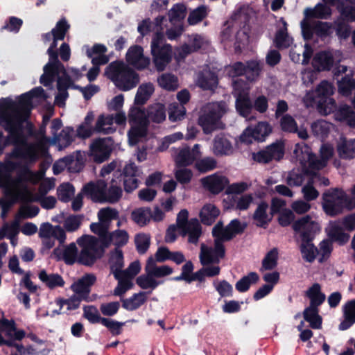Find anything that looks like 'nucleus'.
<instances>
[{"instance_id": "obj_14", "label": "nucleus", "mask_w": 355, "mask_h": 355, "mask_svg": "<svg viewBox=\"0 0 355 355\" xmlns=\"http://www.w3.org/2000/svg\"><path fill=\"white\" fill-rule=\"evenodd\" d=\"M189 212L182 209L177 216L176 225L178 233L182 236H189V242L196 243L201 234V226L198 219L188 220Z\"/></svg>"}, {"instance_id": "obj_18", "label": "nucleus", "mask_w": 355, "mask_h": 355, "mask_svg": "<svg viewBox=\"0 0 355 355\" xmlns=\"http://www.w3.org/2000/svg\"><path fill=\"white\" fill-rule=\"evenodd\" d=\"M171 155L177 166H189L201 156L200 145L195 144L191 149L189 146L173 148Z\"/></svg>"}, {"instance_id": "obj_19", "label": "nucleus", "mask_w": 355, "mask_h": 355, "mask_svg": "<svg viewBox=\"0 0 355 355\" xmlns=\"http://www.w3.org/2000/svg\"><path fill=\"white\" fill-rule=\"evenodd\" d=\"M271 132L270 125L266 121H261L254 126L246 128L240 136V140L245 144H251L253 141H263Z\"/></svg>"}, {"instance_id": "obj_30", "label": "nucleus", "mask_w": 355, "mask_h": 355, "mask_svg": "<svg viewBox=\"0 0 355 355\" xmlns=\"http://www.w3.org/2000/svg\"><path fill=\"white\" fill-rule=\"evenodd\" d=\"M328 236L333 241L343 245L348 242L350 236L345 232V228L340 221L330 222L326 228Z\"/></svg>"}, {"instance_id": "obj_23", "label": "nucleus", "mask_w": 355, "mask_h": 355, "mask_svg": "<svg viewBox=\"0 0 355 355\" xmlns=\"http://www.w3.org/2000/svg\"><path fill=\"white\" fill-rule=\"evenodd\" d=\"M126 61L138 70L145 69L150 64V58L144 55L143 48L138 45L130 46L128 49L126 53Z\"/></svg>"}, {"instance_id": "obj_35", "label": "nucleus", "mask_w": 355, "mask_h": 355, "mask_svg": "<svg viewBox=\"0 0 355 355\" xmlns=\"http://www.w3.org/2000/svg\"><path fill=\"white\" fill-rule=\"evenodd\" d=\"M73 137V129L66 127L56 137L51 138L49 146H55L59 150H61L71 144Z\"/></svg>"}, {"instance_id": "obj_32", "label": "nucleus", "mask_w": 355, "mask_h": 355, "mask_svg": "<svg viewBox=\"0 0 355 355\" xmlns=\"http://www.w3.org/2000/svg\"><path fill=\"white\" fill-rule=\"evenodd\" d=\"M84 49L88 57L91 58L94 65H102L106 64L109 59L105 53L107 48L103 44H96L92 48L89 46H85Z\"/></svg>"}, {"instance_id": "obj_11", "label": "nucleus", "mask_w": 355, "mask_h": 355, "mask_svg": "<svg viewBox=\"0 0 355 355\" xmlns=\"http://www.w3.org/2000/svg\"><path fill=\"white\" fill-rule=\"evenodd\" d=\"M355 203L351 205L347 195L338 188L329 189L322 195V208L324 212L331 216H335L343 212L344 208L353 209Z\"/></svg>"}, {"instance_id": "obj_37", "label": "nucleus", "mask_w": 355, "mask_h": 355, "mask_svg": "<svg viewBox=\"0 0 355 355\" xmlns=\"http://www.w3.org/2000/svg\"><path fill=\"white\" fill-rule=\"evenodd\" d=\"M60 72L54 71L55 76L53 80L46 86L50 85L55 79V78H57L58 94L55 96V103L60 107H62L64 105V101L68 97L67 89L70 86V80L69 78H67L63 82V78L60 76Z\"/></svg>"}, {"instance_id": "obj_48", "label": "nucleus", "mask_w": 355, "mask_h": 355, "mask_svg": "<svg viewBox=\"0 0 355 355\" xmlns=\"http://www.w3.org/2000/svg\"><path fill=\"white\" fill-rule=\"evenodd\" d=\"M304 318L310 327L313 329H319L322 327V318L318 315V307L309 306L303 312Z\"/></svg>"}, {"instance_id": "obj_44", "label": "nucleus", "mask_w": 355, "mask_h": 355, "mask_svg": "<svg viewBox=\"0 0 355 355\" xmlns=\"http://www.w3.org/2000/svg\"><path fill=\"white\" fill-rule=\"evenodd\" d=\"M217 84V76L209 71H205L198 76L197 79V85L203 89H214Z\"/></svg>"}, {"instance_id": "obj_64", "label": "nucleus", "mask_w": 355, "mask_h": 355, "mask_svg": "<svg viewBox=\"0 0 355 355\" xmlns=\"http://www.w3.org/2000/svg\"><path fill=\"white\" fill-rule=\"evenodd\" d=\"M279 252L277 248H272L267 252L262 261V268L264 270H272L277 265Z\"/></svg>"}, {"instance_id": "obj_5", "label": "nucleus", "mask_w": 355, "mask_h": 355, "mask_svg": "<svg viewBox=\"0 0 355 355\" xmlns=\"http://www.w3.org/2000/svg\"><path fill=\"white\" fill-rule=\"evenodd\" d=\"M293 154L296 162L302 166L308 165V171L312 173L324 168L328 161L334 154V148L328 143L321 146L320 149V158L312 153L311 149L306 144L302 143L295 145Z\"/></svg>"}, {"instance_id": "obj_57", "label": "nucleus", "mask_w": 355, "mask_h": 355, "mask_svg": "<svg viewBox=\"0 0 355 355\" xmlns=\"http://www.w3.org/2000/svg\"><path fill=\"white\" fill-rule=\"evenodd\" d=\"M159 85L168 91H173L178 87V80L171 73H163L157 78Z\"/></svg>"}, {"instance_id": "obj_6", "label": "nucleus", "mask_w": 355, "mask_h": 355, "mask_svg": "<svg viewBox=\"0 0 355 355\" xmlns=\"http://www.w3.org/2000/svg\"><path fill=\"white\" fill-rule=\"evenodd\" d=\"M334 87L328 81H322L315 90L308 92L303 98L306 107L316 106L320 114L328 115L336 110V102L331 98Z\"/></svg>"}, {"instance_id": "obj_27", "label": "nucleus", "mask_w": 355, "mask_h": 355, "mask_svg": "<svg viewBox=\"0 0 355 355\" xmlns=\"http://www.w3.org/2000/svg\"><path fill=\"white\" fill-rule=\"evenodd\" d=\"M227 178L218 173H214L201 179L203 187L213 194L221 192L227 185Z\"/></svg>"}, {"instance_id": "obj_50", "label": "nucleus", "mask_w": 355, "mask_h": 355, "mask_svg": "<svg viewBox=\"0 0 355 355\" xmlns=\"http://www.w3.org/2000/svg\"><path fill=\"white\" fill-rule=\"evenodd\" d=\"M306 295L310 299V306H319L325 300V295L321 291L319 284H313L306 291Z\"/></svg>"}, {"instance_id": "obj_22", "label": "nucleus", "mask_w": 355, "mask_h": 355, "mask_svg": "<svg viewBox=\"0 0 355 355\" xmlns=\"http://www.w3.org/2000/svg\"><path fill=\"white\" fill-rule=\"evenodd\" d=\"M302 35L305 40L310 39L313 33L318 36L326 37L333 32L330 24L322 21H303L301 23Z\"/></svg>"}, {"instance_id": "obj_8", "label": "nucleus", "mask_w": 355, "mask_h": 355, "mask_svg": "<svg viewBox=\"0 0 355 355\" xmlns=\"http://www.w3.org/2000/svg\"><path fill=\"white\" fill-rule=\"evenodd\" d=\"M227 111V105L223 101L211 102L204 105L199 112L198 123L204 133L209 134L221 128V118Z\"/></svg>"}, {"instance_id": "obj_46", "label": "nucleus", "mask_w": 355, "mask_h": 355, "mask_svg": "<svg viewBox=\"0 0 355 355\" xmlns=\"http://www.w3.org/2000/svg\"><path fill=\"white\" fill-rule=\"evenodd\" d=\"M304 14L308 17L327 19L331 15V9L325 3H319L313 8H306Z\"/></svg>"}, {"instance_id": "obj_25", "label": "nucleus", "mask_w": 355, "mask_h": 355, "mask_svg": "<svg viewBox=\"0 0 355 355\" xmlns=\"http://www.w3.org/2000/svg\"><path fill=\"white\" fill-rule=\"evenodd\" d=\"M112 150L109 139H98L90 145V155L95 162L101 163L108 158Z\"/></svg>"}, {"instance_id": "obj_2", "label": "nucleus", "mask_w": 355, "mask_h": 355, "mask_svg": "<svg viewBox=\"0 0 355 355\" xmlns=\"http://www.w3.org/2000/svg\"><path fill=\"white\" fill-rule=\"evenodd\" d=\"M19 164L9 159L0 163V187L4 189L5 193L12 202L21 200L25 202H39L46 209L55 207L57 200L53 196H34L24 181L37 184L44 176L43 171L33 172L25 168L15 178H12V172L18 168Z\"/></svg>"}, {"instance_id": "obj_40", "label": "nucleus", "mask_w": 355, "mask_h": 355, "mask_svg": "<svg viewBox=\"0 0 355 355\" xmlns=\"http://www.w3.org/2000/svg\"><path fill=\"white\" fill-rule=\"evenodd\" d=\"M94 130L97 132L105 135L115 132L116 127L114 125V115H100L97 119Z\"/></svg>"}, {"instance_id": "obj_63", "label": "nucleus", "mask_w": 355, "mask_h": 355, "mask_svg": "<svg viewBox=\"0 0 355 355\" xmlns=\"http://www.w3.org/2000/svg\"><path fill=\"white\" fill-rule=\"evenodd\" d=\"M259 276L256 272H252L247 276L243 277L236 284V288L239 292L247 291L250 285L258 281Z\"/></svg>"}, {"instance_id": "obj_7", "label": "nucleus", "mask_w": 355, "mask_h": 355, "mask_svg": "<svg viewBox=\"0 0 355 355\" xmlns=\"http://www.w3.org/2000/svg\"><path fill=\"white\" fill-rule=\"evenodd\" d=\"M105 76L122 91H129L139 82V77L132 69L122 62H113L105 69Z\"/></svg>"}, {"instance_id": "obj_60", "label": "nucleus", "mask_w": 355, "mask_h": 355, "mask_svg": "<svg viewBox=\"0 0 355 355\" xmlns=\"http://www.w3.org/2000/svg\"><path fill=\"white\" fill-rule=\"evenodd\" d=\"M121 196L122 189L121 187L116 184L114 180H112L109 189L107 191L105 189V201L114 203L117 202Z\"/></svg>"}, {"instance_id": "obj_15", "label": "nucleus", "mask_w": 355, "mask_h": 355, "mask_svg": "<svg viewBox=\"0 0 355 355\" xmlns=\"http://www.w3.org/2000/svg\"><path fill=\"white\" fill-rule=\"evenodd\" d=\"M223 42H231L235 50L239 51L248 42V34L245 29H239L236 23L233 21H227L221 31Z\"/></svg>"}, {"instance_id": "obj_9", "label": "nucleus", "mask_w": 355, "mask_h": 355, "mask_svg": "<svg viewBox=\"0 0 355 355\" xmlns=\"http://www.w3.org/2000/svg\"><path fill=\"white\" fill-rule=\"evenodd\" d=\"M76 242L80 248L78 262L86 266L93 264L101 257L106 248L98 239L92 235H83Z\"/></svg>"}, {"instance_id": "obj_17", "label": "nucleus", "mask_w": 355, "mask_h": 355, "mask_svg": "<svg viewBox=\"0 0 355 355\" xmlns=\"http://www.w3.org/2000/svg\"><path fill=\"white\" fill-rule=\"evenodd\" d=\"M293 230L302 240H312L320 232V225L315 218L307 215L297 220L293 225Z\"/></svg>"}, {"instance_id": "obj_20", "label": "nucleus", "mask_w": 355, "mask_h": 355, "mask_svg": "<svg viewBox=\"0 0 355 355\" xmlns=\"http://www.w3.org/2000/svg\"><path fill=\"white\" fill-rule=\"evenodd\" d=\"M260 70V65L256 61L248 62L247 65L236 62L226 68L230 76L236 77L245 74L246 78L250 82L254 81L259 76Z\"/></svg>"}, {"instance_id": "obj_13", "label": "nucleus", "mask_w": 355, "mask_h": 355, "mask_svg": "<svg viewBox=\"0 0 355 355\" xmlns=\"http://www.w3.org/2000/svg\"><path fill=\"white\" fill-rule=\"evenodd\" d=\"M232 85L233 95L236 98V111L241 116L247 118L250 116L253 107L249 96L250 85L242 79L234 80Z\"/></svg>"}, {"instance_id": "obj_29", "label": "nucleus", "mask_w": 355, "mask_h": 355, "mask_svg": "<svg viewBox=\"0 0 355 355\" xmlns=\"http://www.w3.org/2000/svg\"><path fill=\"white\" fill-rule=\"evenodd\" d=\"M335 51H320L315 55L312 60V65L317 71H329L333 66Z\"/></svg>"}, {"instance_id": "obj_1", "label": "nucleus", "mask_w": 355, "mask_h": 355, "mask_svg": "<svg viewBox=\"0 0 355 355\" xmlns=\"http://www.w3.org/2000/svg\"><path fill=\"white\" fill-rule=\"evenodd\" d=\"M49 96L41 87L22 94L17 101L9 98L0 101V155L9 144L15 145L12 151L7 155L5 162L12 159L31 164L48 154L51 139L46 136V125L49 118L44 116L35 143H27L22 129L33 105L45 101Z\"/></svg>"}, {"instance_id": "obj_54", "label": "nucleus", "mask_w": 355, "mask_h": 355, "mask_svg": "<svg viewBox=\"0 0 355 355\" xmlns=\"http://www.w3.org/2000/svg\"><path fill=\"white\" fill-rule=\"evenodd\" d=\"M300 250L303 259L310 263L313 262L318 254V250L311 243V240H302Z\"/></svg>"}, {"instance_id": "obj_16", "label": "nucleus", "mask_w": 355, "mask_h": 355, "mask_svg": "<svg viewBox=\"0 0 355 355\" xmlns=\"http://www.w3.org/2000/svg\"><path fill=\"white\" fill-rule=\"evenodd\" d=\"M58 40L53 37V41L47 51L49 60L44 67V73L40 77V83L44 85H49L53 80L55 76L54 71L64 74V67L59 62L57 53L55 51Z\"/></svg>"}, {"instance_id": "obj_28", "label": "nucleus", "mask_w": 355, "mask_h": 355, "mask_svg": "<svg viewBox=\"0 0 355 355\" xmlns=\"http://www.w3.org/2000/svg\"><path fill=\"white\" fill-rule=\"evenodd\" d=\"M53 256L58 260H63L67 264L71 265L78 262L79 254L74 243L66 246H59L53 252Z\"/></svg>"}, {"instance_id": "obj_33", "label": "nucleus", "mask_w": 355, "mask_h": 355, "mask_svg": "<svg viewBox=\"0 0 355 355\" xmlns=\"http://www.w3.org/2000/svg\"><path fill=\"white\" fill-rule=\"evenodd\" d=\"M212 152L216 156H228L234 153V148L227 138L218 135L214 139Z\"/></svg>"}, {"instance_id": "obj_47", "label": "nucleus", "mask_w": 355, "mask_h": 355, "mask_svg": "<svg viewBox=\"0 0 355 355\" xmlns=\"http://www.w3.org/2000/svg\"><path fill=\"white\" fill-rule=\"evenodd\" d=\"M164 19V17L159 16L155 18L154 24L149 19H146L139 24L137 31L142 36L147 35L152 31H155L156 33L157 29L159 30L160 28H162L161 25Z\"/></svg>"}, {"instance_id": "obj_24", "label": "nucleus", "mask_w": 355, "mask_h": 355, "mask_svg": "<svg viewBox=\"0 0 355 355\" xmlns=\"http://www.w3.org/2000/svg\"><path fill=\"white\" fill-rule=\"evenodd\" d=\"M96 277L92 274H87L74 282L71 285V289L78 297L85 301H90L89 294L91 291V286L95 283Z\"/></svg>"}, {"instance_id": "obj_31", "label": "nucleus", "mask_w": 355, "mask_h": 355, "mask_svg": "<svg viewBox=\"0 0 355 355\" xmlns=\"http://www.w3.org/2000/svg\"><path fill=\"white\" fill-rule=\"evenodd\" d=\"M106 184L103 180L98 181L96 184L89 182L83 189V193L94 202L105 201V189Z\"/></svg>"}, {"instance_id": "obj_52", "label": "nucleus", "mask_w": 355, "mask_h": 355, "mask_svg": "<svg viewBox=\"0 0 355 355\" xmlns=\"http://www.w3.org/2000/svg\"><path fill=\"white\" fill-rule=\"evenodd\" d=\"M154 92V86L152 83H144L141 85L137 92L135 103L144 105L150 97Z\"/></svg>"}, {"instance_id": "obj_4", "label": "nucleus", "mask_w": 355, "mask_h": 355, "mask_svg": "<svg viewBox=\"0 0 355 355\" xmlns=\"http://www.w3.org/2000/svg\"><path fill=\"white\" fill-rule=\"evenodd\" d=\"M128 119L131 125L128 132V142L130 146H134L146 138L150 120L161 123L166 119L165 106L159 103H155L148 108L147 112L133 107L129 111Z\"/></svg>"}, {"instance_id": "obj_55", "label": "nucleus", "mask_w": 355, "mask_h": 355, "mask_svg": "<svg viewBox=\"0 0 355 355\" xmlns=\"http://www.w3.org/2000/svg\"><path fill=\"white\" fill-rule=\"evenodd\" d=\"M114 276L118 280V285L114 290V295L117 296L123 295L132 287V279L128 278V277L118 273Z\"/></svg>"}, {"instance_id": "obj_21", "label": "nucleus", "mask_w": 355, "mask_h": 355, "mask_svg": "<svg viewBox=\"0 0 355 355\" xmlns=\"http://www.w3.org/2000/svg\"><path fill=\"white\" fill-rule=\"evenodd\" d=\"M284 155V144L281 141H277L268 146L265 149L253 153L254 160L259 163H268L272 160H279Z\"/></svg>"}, {"instance_id": "obj_56", "label": "nucleus", "mask_w": 355, "mask_h": 355, "mask_svg": "<svg viewBox=\"0 0 355 355\" xmlns=\"http://www.w3.org/2000/svg\"><path fill=\"white\" fill-rule=\"evenodd\" d=\"M169 21L172 24H182V21L186 16V9L182 4L173 6L168 13Z\"/></svg>"}, {"instance_id": "obj_12", "label": "nucleus", "mask_w": 355, "mask_h": 355, "mask_svg": "<svg viewBox=\"0 0 355 355\" xmlns=\"http://www.w3.org/2000/svg\"><path fill=\"white\" fill-rule=\"evenodd\" d=\"M338 90L344 96L354 95L352 103L355 107V82L349 76L338 80ZM335 119L340 121H345L352 127H355V113L347 105H341L335 112Z\"/></svg>"}, {"instance_id": "obj_41", "label": "nucleus", "mask_w": 355, "mask_h": 355, "mask_svg": "<svg viewBox=\"0 0 355 355\" xmlns=\"http://www.w3.org/2000/svg\"><path fill=\"white\" fill-rule=\"evenodd\" d=\"M268 205L266 202H262L258 205L253 215L257 226L266 227L271 220L272 214L268 213Z\"/></svg>"}, {"instance_id": "obj_49", "label": "nucleus", "mask_w": 355, "mask_h": 355, "mask_svg": "<svg viewBox=\"0 0 355 355\" xmlns=\"http://www.w3.org/2000/svg\"><path fill=\"white\" fill-rule=\"evenodd\" d=\"M68 171L71 173L80 171L85 164V155L81 151H76L73 154L67 156Z\"/></svg>"}, {"instance_id": "obj_58", "label": "nucleus", "mask_w": 355, "mask_h": 355, "mask_svg": "<svg viewBox=\"0 0 355 355\" xmlns=\"http://www.w3.org/2000/svg\"><path fill=\"white\" fill-rule=\"evenodd\" d=\"M151 210L149 208H139L131 214L132 219L140 226L146 225L151 219Z\"/></svg>"}, {"instance_id": "obj_61", "label": "nucleus", "mask_w": 355, "mask_h": 355, "mask_svg": "<svg viewBox=\"0 0 355 355\" xmlns=\"http://www.w3.org/2000/svg\"><path fill=\"white\" fill-rule=\"evenodd\" d=\"M275 42L278 48H287L292 43V39L286 33V23L283 21V28L276 34Z\"/></svg>"}, {"instance_id": "obj_43", "label": "nucleus", "mask_w": 355, "mask_h": 355, "mask_svg": "<svg viewBox=\"0 0 355 355\" xmlns=\"http://www.w3.org/2000/svg\"><path fill=\"white\" fill-rule=\"evenodd\" d=\"M333 128L332 123L322 119L314 121L311 125L313 134L322 139L328 136Z\"/></svg>"}, {"instance_id": "obj_10", "label": "nucleus", "mask_w": 355, "mask_h": 355, "mask_svg": "<svg viewBox=\"0 0 355 355\" xmlns=\"http://www.w3.org/2000/svg\"><path fill=\"white\" fill-rule=\"evenodd\" d=\"M163 28L157 29L152 38L150 44V53L153 61L158 71H164L172 60V46L168 44H164Z\"/></svg>"}, {"instance_id": "obj_39", "label": "nucleus", "mask_w": 355, "mask_h": 355, "mask_svg": "<svg viewBox=\"0 0 355 355\" xmlns=\"http://www.w3.org/2000/svg\"><path fill=\"white\" fill-rule=\"evenodd\" d=\"M38 278L50 289L63 287L64 285V281L59 274L47 272L45 270L40 271Z\"/></svg>"}, {"instance_id": "obj_53", "label": "nucleus", "mask_w": 355, "mask_h": 355, "mask_svg": "<svg viewBox=\"0 0 355 355\" xmlns=\"http://www.w3.org/2000/svg\"><path fill=\"white\" fill-rule=\"evenodd\" d=\"M110 265L111 271L114 275L116 273L121 274L122 268L124 266L123 255L122 251L116 248L114 251L111 253L110 258Z\"/></svg>"}, {"instance_id": "obj_62", "label": "nucleus", "mask_w": 355, "mask_h": 355, "mask_svg": "<svg viewBox=\"0 0 355 355\" xmlns=\"http://www.w3.org/2000/svg\"><path fill=\"white\" fill-rule=\"evenodd\" d=\"M217 162L211 157H205L202 159H196L195 163L196 168L201 173H206L216 168Z\"/></svg>"}, {"instance_id": "obj_26", "label": "nucleus", "mask_w": 355, "mask_h": 355, "mask_svg": "<svg viewBox=\"0 0 355 355\" xmlns=\"http://www.w3.org/2000/svg\"><path fill=\"white\" fill-rule=\"evenodd\" d=\"M83 300L78 297L76 295H71L69 298L57 299L53 304L59 308L58 310H52L47 313L48 315L54 316L61 313H69L75 311L80 307V303ZM53 305V303L51 304Z\"/></svg>"}, {"instance_id": "obj_3", "label": "nucleus", "mask_w": 355, "mask_h": 355, "mask_svg": "<svg viewBox=\"0 0 355 355\" xmlns=\"http://www.w3.org/2000/svg\"><path fill=\"white\" fill-rule=\"evenodd\" d=\"M245 228L237 219L232 220L224 227L222 222H218L212 230L215 238L214 244L207 245L201 244L199 255L203 268L196 272V276L202 275L206 277H215L220 274L218 266L220 260L225 256V248L223 242L229 241L236 234L242 232Z\"/></svg>"}, {"instance_id": "obj_45", "label": "nucleus", "mask_w": 355, "mask_h": 355, "mask_svg": "<svg viewBox=\"0 0 355 355\" xmlns=\"http://www.w3.org/2000/svg\"><path fill=\"white\" fill-rule=\"evenodd\" d=\"M345 320L340 324V330H346L355 322V300L348 302L344 306Z\"/></svg>"}, {"instance_id": "obj_51", "label": "nucleus", "mask_w": 355, "mask_h": 355, "mask_svg": "<svg viewBox=\"0 0 355 355\" xmlns=\"http://www.w3.org/2000/svg\"><path fill=\"white\" fill-rule=\"evenodd\" d=\"M146 301V295L144 292L134 294L132 297L122 300L123 307L128 311H133L139 308Z\"/></svg>"}, {"instance_id": "obj_36", "label": "nucleus", "mask_w": 355, "mask_h": 355, "mask_svg": "<svg viewBox=\"0 0 355 355\" xmlns=\"http://www.w3.org/2000/svg\"><path fill=\"white\" fill-rule=\"evenodd\" d=\"M145 272L153 275L155 279L162 278L171 275L173 272L172 268L166 265L158 266L153 257H150L145 266Z\"/></svg>"}, {"instance_id": "obj_34", "label": "nucleus", "mask_w": 355, "mask_h": 355, "mask_svg": "<svg viewBox=\"0 0 355 355\" xmlns=\"http://www.w3.org/2000/svg\"><path fill=\"white\" fill-rule=\"evenodd\" d=\"M129 234L125 230H116L107 234L103 239V243L107 248L112 244L117 248L126 245L129 241Z\"/></svg>"}, {"instance_id": "obj_59", "label": "nucleus", "mask_w": 355, "mask_h": 355, "mask_svg": "<svg viewBox=\"0 0 355 355\" xmlns=\"http://www.w3.org/2000/svg\"><path fill=\"white\" fill-rule=\"evenodd\" d=\"M162 283V282L155 279L153 275H150L148 272L140 275L137 279V284L143 289L153 290Z\"/></svg>"}, {"instance_id": "obj_38", "label": "nucleus", "mask_w": 355, "mask_h": 355, "mask_svg": "<svg viewBox=\"0 0 355 355\" xmlns=\"http://www.w3.org/2000/svg\"><path fill=\"white\" fill-rule=\"evenodd\" d=\"M337 152L342 159H352L355 157V139L347 140L343 136L337 142Z\"/></svg>"}, {"instance_id": "obj_42", "label": "nucleus", "mask_w": 355, "mask_h": 355, "mask_svg": "<svg viewBox=\"0 0 355 355\" xmlns=\"http://www.w3.org/2000/svg\"><path fill=\"white\" fill-rule=\"evenodd\" d=\"M219 214V209L214 204L207 203L201 209L199 216L203 224L209 225L214 223Z\"/></svg>"}]
</instances>
